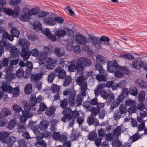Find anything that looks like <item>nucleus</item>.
Returning a JSON list of instances; mask_svg holds the SVG:
<instances>
[{
  "label": "nucleus",
  "instance_id": "f3484780",
  "mask_svg": "<svg viewBox=\"0 0 147 147\" xmlns=\"http://www.w3.org/2000/svg\"><path fill=\"white\" fill-rule=\"evenodd\" d=\"M70 65L68 66V70L70 72H74L76 70V61L71 60L69 62Z\"/></svg>",
  "mask_w": 147,
  "mask_h": 147
},
{
  "label": "nucleus",
  "instance_id": "4c0bfd02",
  "mask_svg": "<svg viewBox=\"0 0 147 147\" xmlns=\"http://www.w3.org/2000/svg\"><path fill=\"white\" fill-rule=\"evenodd\" d=\"M34 145L37 147H47V144L43 140H38L35 143Z\"/></svg>",
  "mask_w": 147,
  "mask_h": 147
},
{
  "label": "nucleus",
  "instance_id": "338daca9",
  "mask_svg": "<svg viewBox=\"0 0 147 147\" xmlns=\"http://www.w3.org/2000/svg\"><path fill=\"white\" fill-rule=\"evenodd\" d=\"M136 102L134 100H132L130 99L126 100L125 102V105L126 106H131L135 105Z\"/></svg>",
  "mask_w": 147,
  "mask_h": 147
},
{
  "label": "nucleus",
  "instance_id": "3c124183",
  "mask_svg": "<svg viewBox=\"0 0 147 147\" xmlns=\"http://www.w3.org/2000/svg\"><path fill=\"white\" fill-rule=\"evenodd\" d=\"M119 112L121 114H125L127 112L126 107H125L123 104L120 105L119 107Z\"/></svg>",
  "mask_w": 147,
  "mask_h": 147
},
{
  "label": "nucleus",
  "instance_id": "412c9836",
  "mask_svg": "<svg viewBox=\"0 0 147 147\" xmlns=\"http://www.w3.org/2000/svg\"><path fill=\"white\" fill-rule=\"evenodd\" d=\"M6 74L5 76V78L7 81L9 82L11 81V80L13 78V75L11 72V70H9V69L6 70Z\"/></svg>",
  "mask_w": 147,
  "mask_h": 147
},
{
  "label": "nucleus",
  "instance_id": "473e14b6",
  "mask_svg": "<svg viewBox=\"0 0 147 147\" xmlns=\"http://www.w3.org/2000/svg\"><path fill=\"white\" fill-rule=\"evenodd\" d=\"M42 73H40L35 76L33 75L31 77V80L33 82L37 81L42 77Z\"/></svg>",
  "mask_w": 147,
  "mask_h": 147
},
{
  "label": "nucleus",
  "instance_id": "c03bdc74",
  "mask_svg": "<svg viewBox=\"0 0 147 147\" xmlns=\"http://www.w3.org/2000/svg\"><path fill=\"white\" fill-rule=\"evenodd\" d=\"M129 92L131 95L136 96L138 94V91L136 87H132L130 88Z\"/></svg>",
  "mask_w": 147,
  "mask_h": 147
},
{
  "label": "nucleus",
  "instance_id": "5701e85b",
  "mask_svg": "<svg viewBox=\"0 0 147 147\" xmlns=\"http://www.w3.org/2000/svg\"><path fill=\"white\" fill-rule=\"evenodd\" d=\"M10 46V45L8 42L4 39H2L0 42V47L4 49L5 48L7 50L8 49Z\"/></svg>",
  "mask_w": 147,
  "mask_h": 147
},
{
  "label": "nucleus",
  "instance_id": "72a5a7b5",
  "mask_svg": "<svg viewBox=\"0 0 147 147\" xmlns=\"http://www.w3.org/2000/svg\"><path fill=\"white\" fill-rule=\"evenodd\" d=\"M20 31L16 27H13L11 30V34L14 37L18 38L20 34Z\"/></svg>",
  "mask_w": 147,
  "mask_h": 147
},
{
  "label": "nucleus",
  "instance_id": "603ef678",
  "mask_svg": "<svg viewBox=\"0 0 147 147\" xmlns=\"http://www.w3.org/2000/svg\"><path fill=\"white\" fill-rule=\"evenodd\" d=\"M16 122L13 120H11L8 123L7 127L9 129H12L16 125Z\"/></svg>",
  "mask_w": 147,
  "mask_h": 147
},
{
  "label": "nucleus",
  "instance_id": "4be33fe9",
  "mask_svg": "<svg viewBox=\"0 0 147 147\" xmlns=\"http://www.w3.org/2000/svg\"><path fill=\"white\" fill-rule=\"evenodd\" d=\"M54 53L58 57H61L65 54L64 50L59 47L56 48L54 50Z\"/></svg>",
  "mask_w": 147,
  "mask_h": 147
},
{
  "label": "nucleus",
  "instance_id": "864d4df0",
  "mask_svg": "<svg viewBox=\"0 0 147 147\" xmlns=\"http://www.w3.org/2000/svg\"><path fill=\"white\" fill-rule=\"evenodd\" d=\"M3 11L7 14L9 16L13 15V11L10 9L4 8L3 9Z\"/></svg>",
  "mask_w": 147,
  "mask_h": 147
},
{
  "label": "nucleus",
  "instance_id": "cd10ccee",
  "mask_svg": "<svg viewBox=\"0 0 147 147\" xmlns=\"http://www.w3.org/2000/svg\"><path fill=\"white\" fill-rule=\"evenodd\" d=\"M66 34V32L64 30H57L55 33V35L59 37L64 36Z\"/></svg>",
  "mask_w": 147,
  "mask_h": 147
},
{
  "label": "nucleus",
  "instance_id": "4468645a",
  "mask_svg": "<svg viewBox=\"0 0 147 147\" xmlns=\"http://www.w3.org/2000/svg\"><path fill=\"white\" fill-rule=\"evenodd\" d=\"M12 113L10 110L7 108H3L0 113L1 116L3 118L6 117L9 115H11Z\"/></svg>",
  "mask_w": 147,
  "mask_h": 147
},
{
  "label": "nucleus",
  "instance_id": "9b49d317",
  "mask_svg": "<svg viewBox=\"0 0 147 147\" xmlns=\"http://www.w3.org/2000/svg\"><path fill=\"white\" fill-rule=\"evenodd\" d=\"M79 61L78 59L77 62H76V70L78 74L81 75L83 73L84 67V66Z\"/></svg>",
  "mask_w": 147,
  "mask_h": 147
},
{
  "label": "nucleus",
  "instance_id": "1a4fd4ad",
  "mask_svg": "<svg viewBox=\"0 0 147 147\" xmlns=\"http://www.w3.org/2000/svg\"><path fill=\"white\" fill-rule=\"evenodd\" d=\"M31 52L29 50H22L20 52V55L24 61L28 60L31 55Z\"/></svg>",
  "mask_w": 147,
  "mask_h": 147
},
{
  "label": "nucleus",
  "instance_id": "13d9d810",
  "mask_svg": "<svg viewBox=\"0 0 147 147\" xmlns=\"http://www.w3.org/2000/svg\"><path fill=\"white\" fill-rule=\"evenodd\" d=\"M62 111L63 115H71V113L72 112V110L71 108L69 107H68L67 109L65 108Z\"/></svg>",
  "mask_w": 147,
  "mask_h": 147
},
{
  "label": "nucleus",
  "instance_id": "a211bd4d",
  "mask_svg": "<svg viewBox=\"0 0 147 147\" xmlns=\"http://www.w3.org/2000/svg\"><path fill=\"white\" fill-rule=\"evenodd\" d=\"M39 125L42 131H45L48 127V122L46 120H42L40 122Z\"/></svg>",
  "mask_w": 147,
  "mask_h": 147
},
{
  "label": "nucleus",
  "instance_id": "680f3d73",
  "mask_svg": "<svg viewBox=\"0 0 147 147\" xmlns=\"http://www.w3.org/2000/svg\"><path fill=\"white\" fill-rule=\"evenodd\" d=\"M128 68H127L126 66H121L120 69L123 73L126 75H129L130 73V71L128 69Z\"/></svg>",
  "mask_w": 147,
  "mask_h": 147
},
{
  "label": "nucleus",
  "instance_id": "39448f33",
  "mask_svg": "<svg viewBox=\"0 0 147 147\" xmlns=\"http://www.w3.org/2000/svg\"><path fill=\"white\" fill-rule=\"evenodd\" d=\"M19 44L22 47V50H29L30 43L26 39L23 38L20 39L19 42Z\"/></svg>",
  "mask_w": 147,
  "mask_h": 147
},
{
  "label": "nucleus",
  "instance_id": "20e7f679",
  "mask_svg": "<svg viewBox=\"0 0 147 147\" xmlns=\"http://www.w3.org/2000/svg\"><path fill=\"white\" fill-rule=\"evenodd\" d=\"M107 71L108 72L113 73L119 68V65L116 61L114 62L108 61L107 62Z\"/></svg>",
  "mask_w": 147,
  "mask_h": 147
},
{
  "label": "nucleus",
  "instance_id": "09e8293b",
  "mask_svg": "<svg viewBox=\"0 0 147 147\" xmlns=\"http://www.w3.org/2000/svg\"><path fill=\"white\" fill-rule=\"evenodd\" d=\"M112 145L113 147H119L121 145L120 141L118 139H116L113 140Z\"/></svg>",
  "mask_w": 147,
  "mask_h": 147
},
{
  "label": "nucleus",
  "instance_id": "393cba45",
  "mask_svg": "<svg viewBox=\"0 0 147 147\" xmlns=\"http://www.w3.org/2000/svg\"><path fill=\"white\" fill-rule=\"evenodd\" d=\"M96 61L97 63L101 65L107 62L105 57L101 55H98L96 57Z\"/></svg>",
  "mask_w": 147,
  "mask_h": 147
},
{
  "label": "nucleus",
  "instance_id": "f257e3e1",
  "mask_svg": "<svg viewBox=\"0 0 147 147\" xmlns=\"http://www.w3.org/2000/svg\"><path fill=\"white\" fill-rule=\"evenodd\" d=\"M63 94L64 96L69 94L68 98V102L70 106L72 107L75 105V97L76 96V93L75 92H71L70 90L66 89L63 91Z\"/></svg>",
  "mask_w": 147,
  "mask_h": 147
},
{
  "label": "nucleus",
  "instance_id": "37998d69",
  "mask_svg": "<svg viewBox=\"0 0 147 147\" xmlns=\"http://www.w3.org/2000/svg\"><path fill=\"white\" fill-rule=\"evenodd\" d=\"M32 91V86L31 84H27L24 88L25 93L26 94H30L31 93Z\"/></svg>",
  "mask_w": 147,
  "mask_h": 147
},
{
  "label": "nucleus",
  "instance_id": "2f4dec72",
  "mask_svg": "<svg viewBox=\"0 0 147 147\" xmlns=\"http://www.w3.org/2000/svg\"><path fill=\"white\" fill-rule=\"evenodd\" d=\"M56 74L55 72H52L48 76L47 80L49 82H52L56 77Z\"/></svg>",
  "mask_w": 147,
  "mask_h": 147
},
{
  "label": "nucleus",
  "instance_id": "4d7b16f0",
  "mask_svg": "<svg viewBox=\"0 0 147 147\" xmlns=\"http://www.w3.org/2000/svg\"><path fill=\"white\" fill-rule=\"evenodd\" d=\"M100 64L97 63L95 65L96 69L98 70L100 73L105 71L103 70L102 68V66Z\"/></svg>",
  "mask_w": 147,
  "mask_h": 147
},
{
  "label": "nucleus",
  "instance_id": "e2e57ef3",
  "mask_svg": "<svg viewBox=\"0 0 147 147\" xmlns=\"http://www.w3.org/2000/svg\"><path fill=\"white\" fill-rule=\"evenodd\" d=\"M18 142L19 147H27L26 142L23 139L18 140Z\"/></svg>",
  "mask_w": 147,
  "mask_h": 147
},
{
  "label": "nucleus",
  "instance_id": "ea45409f",
  "mask_svg": "<svg viewBox=\"0 0 147 147\" xmlns=\"http://www.w3.org/2000/svg\"><path fill=\"white\" fill-rule=\"evenodd\" d=\"M113 135L118 137L121 134V127L120 126L117 127L115 128L113 132Z\"/></svg>",
  "mask_w": 147,
  "mask_h": 147
},
{
  "label": "nucleus",
  "instance_id": "a18cd8bd",
  "mask_svg": "<svg viewBox=\"0 0 147 147\" xmlns=\"http://www.w3.org/2000/svg\"><path fill=\"white\" fill-rule=\"evenodd\" d=\"M63 115L64 116L61 118V120L64 122H68L72 119L71 115Z\"/></svg>",
  "mask_w": 147,
  "mask_h": 147
},
{
  "label": "nucleus",
  "instance_id": "a19ab883",
  "mask_svg": "<svg viewBox=\"0 0 147 147\" xmlns=\"http://www.w3.org/2000/svg\"><path fill=\"white\" fill-rule=\"evenodd\" d=\"M24 75V70L23 69L20 68L16 71V76L19 78H22Z\"/></svg>",
  "mask_w": 147,
  "mask_h": 147
},
{
  "label": "nucleus",
  "instance_id": "58836bf2",
  "mask_svg": "<svg viewBox=\"0 0 147 147\" xmlns=\"http://www.w3.org/2000/svg\"><path fill=\"white\" fill-rule=\"evenodd\" d=\"M88 136V139L91 141H93L96 139L97 134L94 131H92L89 132Z\"/></svg>",
  "mask_w": 147,
  "mask_h": 147
},
{
  "label": "nucleus",
  "instance_id": "9d476101",
  "mask_svg": "<svg viewBox=\"0 0 147 147\" xmlns=\"http://www.w3.org/2000/svg\"><path fill=\"white\" fill-rule=\"evenodd\" d=\"M2 87L4 92H8L9 93L12 94L14 88L10 85H7V82H3L2 83Z\"/></svg>",
  "mask_w": 147,
  "mask_h": 147
},
{
  "label": "nucleus",
  "instance_id": "8fccbe9b",
  "mask_svg": "<svg viewBox=\"0 0 147 147\" xmlns=\"http://www.w3.org/2000/svg\"><path fill=\"white\" fill-rule=\"evenodd\" d=\"M145 97V92L142 90L141 91L139 94L138 99L139 102H143Z\"/></svg>",
  "mask_w": 147,
  "mask_h": 147
},
{
  "label": "nucleus",
  "instance_id": "f8f14e48",
  "mask_svg": "<svg viewBox=\"0 0 147 147\" xmlns=\"http://www.w3.org/2000/svg\"><path fill=\"white\" fill-rule=\"evenodd\" d=\"M45 24L47 25L53 26L55 24L54 18L51 17H48L45 18L43 20Z\"/></svg>",
  "mask_w": 147,
  "mask_h": 147
},
{
  "label": "nucleus",
  "instance_id": "dca6fc26",
  "mask_svg": "<svg viewBox=\"0 0 147 147\" xmlns=\"http://www.w3.org/2000/svg\"><path fill=\"white\" fill-rule=\"evenodd\" d=\"M30 17L28 13L24 12L22 13L19 17L20 20L23 22H27L30 19Z\"/></svg>",
  "mask_w": 147,
  "mask_h": 147
},
{
  "label": "nucleus",
  "instance_id": "e433bc0d",
  "mask_svg": "<svg viewBox=\"0 0 147 147\" xmlns=\"http://www.w3.org/2000/svg\"><path fill=\"white\" fill-rule=\"evenodd\" d=\"M89 111L92 114L91 115L93 116H96L99 112V109H98L97 108L92 107L90 108Z\"/></svg>",
  "mask_w": 147,
  "mask_h": 147
},
{
  "label": "nucleus",
  "instance_id": "2eb2a0df",
  "mask_svg": "<svg viewBox=\"0 0 147 147\" xmlns=\"http://www.w3.org/2000/svg\"><path fill=\"white\" fill-rule=\"evenodd\" d=\"M100 74L96 76V79L99 82H105L107 81V79L106 77L107 71H105Z\"/></svg>",
  "mask_w": 147,
  "mask_h": 147
},
{
  "label": "nucleus",
  "instance_id": "c85d7f7f",
  "mask_svg": "<svg viewBox=\"0 0 147 147\" xmlns=\"http://www.w3.org/2000/svg\"><path fill=\"white\" fill-rule=\"evenodd\" d=\"M85 80V78L83 76H80L76 79V82L78 85L81 86L83 85Z\"/></svg>",
  "mask_w": 147,
  "mask_h": 147
},
{
  "label": "nucleus",
  "instance_id": "bf43d9fd",
  "mask_svg": "<svg viewBox=\"0 0 147 147\" xmlns=\"http://www.w3.org/2000/svg\"><path fill=\"white\" fill-rule=\"evenodd\" d=\"M94 117L92 115H90L88 117L87 121L89 125H91L94 123Z\"/></svg>",
  "mask_w": 147,
  "mask_h": 147
},
{
  "label": "nucleus",
  "instance_id": "0e129e2a",
  "mask_svg": "<svg viewBox=\"0 0 147 147\" xmlns=\"http://www.w3.org/2000/svg\"><path fill=\"white\" fill-rule=\"evenodd\" d=\"M138 132H137L136 133L132 136L131 140L133 142L137 140L140 138V136Z\"/></svg>",
  "mask_w": 147,
  "mask_h": 147
},
{
  "label": "nucleus",
  "instance_id": "a878e982",
  "mask_svg": "<svg viewBox=\"0 0 147 147\" xmlns=\"http://www.w3.org/2000/svg\"><path fill=\"white\" fill-rule=\"evenodd\" d=\"M84 96L81 94L78 95L76 99L77 106H80L82 105V103L83 102Z\"/></svg>",
  "mask_w": 147,
  "mask_h": 147
},
{
  "label": "nucleus",
  "instance_id": "ddd939ff",
  "mask_svg": "<svg viewBox=\"0 0 147 147\" xmlns=\"http://www.w3.org/2000/svg\"><path fill=\"white\" fill-rule=\"evenodd\" d=\"M20 50L15 46H13L11 47L10 53L11 55L13 58L18 57L19 55Z\"/></svg>",
  "mask_w": 147,
  "mask_h": 147
},
{
  "label": "nucleus",
  "instance_id": "f704fd0d",
  "mask_svg": "<svg viewBox=\"0 0 147 147\" xmlns=\"http://www.w3.org/2000/svg\"><path fill=\"white\" fill-rule=\"evenodd\" d=\"M34 28L35 30L40 31L42 29V25L38 21H36L34 23Z\"/></svg>",
  "mask_w": 147,
  "mask_h": 147
},
{
  "label": "nucleus",
  "instance_id": "774afa93",
  "mask_svg": "<svg viewBox=\"0 0 147 147\" xmlns=\"http://www.w3.org/2000/svg\"><path fill=\"white\" fill-rule=\"evenodd\" d=\"M60 135L61 134L59 132L55 131L53 134V138L55 140H58Z\"/></svg>",
  "mask_w": 147,
  "mask_h": 147
},
{
  "label": "nucleus",
  "instance_id": "69168bd1",
  "mask_svg": "<svg viewBox=\"0 0 147 147\" xmlns=\"http://www.w3.org/2000/svg\"><path fill=\"white\" fill-rule=\"evenodd\" d=\"M23 106L24 110L29 111L31 109V106L30 105V104L26 101L23 102Z\"/></svg>",
  "mask_w": 147,
  "mask_h": 147
},
{
  "label": "nucleus",
  "instance_id": "f03ea898",
  "mask_svg": "<svg viewBox=\"0 0 147 147\" xmlns=\"http://www.w3.org/2000/svg\"><path fill=\"white\" fill-rule=\"evenodd\" d=\"M89 38L91 44L96 49H99L101 48V43L99 41V38L96 37L92 35H89Z\"/></svg>",
  "mask_w": 147,
  "mask_h": 147
},
{
  "label": "nucleus",
  "instance_id": "6e6d98bb",
  "mask_svg": "<svg viewBox=\"0 0 147 147\" xmlns=\"http://www.w3.org/2000/svg\"><path fill=\"white\" fill-rule=\"evenodd\" d=\"M13 12V17H18L20 14V9L19 7L17 5L15 6Z\"/></svg>",
  "mask_w": 147,
  "mask_h": 147
},
{
  "label": "nucleus",
  "instance_id": "423d86ee",
  "mask_svg": "<svg viewBox=\"0 0 147 147\" xmlns=\"http://www.w3.org/2000/svg\"><path fill=\"white\" fill-rule=\"evenodd\" d=\"M55 72L58 74L57 76L59 78L63 79L65 77L66 72L61 67L58 66L55 68Z\"/></svg>",
  "mask_w": 147,
  "mask_h": 147
},
{
  "label": "nucleus",
  "instance_id": "7ed1b4c3",
  "mask_svg": "<svg viewBox=\"0 0 147 147\" xmlns=\"http://www.w3.org/2000/svg\"><path fill=\"white\" fill-rule=\"evenodd\" d=\"M0 141L3 143L7 144L10 143L11 142V139L9 133L4 131L0 132Z\"/></svg>",
  "mask_w": 147,
  "mask_h": 147
},
{
  "label": "nucleus",
  "instance_id": "c9c22d12",
  "mask_svg": "<svg viewBox=\"0 0 147 147\" xmlns=\"http://www.w3.org/2000/svg\"><path fill=\"white\" fill-rule=\"evenodd\" d=\"M30 102L32 107L35 106L38 102L35 95H31L30 97Z\"/></svg>",
  "mask_w": 147,
  "mask_h": 147
},
{
  "label": "nucleus",
  "instance_id": "6e6552de",
  "mask_svg": "<svg viewBox=\"0 0 147 147\" xmlns=\"http://www.w3.org/2000/svg\"><path fill=\"white\" fill-rule=\"evenodd\" d=\"M132 64L133 67L136 69L140 70L142 67L143 61L141 59L134 60Z\"/></svg>",
  "mask_w": 147,
  "mask_h": 147
},
{
  "label": "nucleus",
  "instance_id": "c756f323",
  "mask_svg": "<svg viewBox=\"0 0 147 147\" xmlns=\"http://www.w3.org/2000/svg\"><path fill=\"white\" fill-rule=\"evenodd\" d=\"M63 85L65 86H67L69 85L71 83L72 81V79L71 77L69 76L65 77Z\"/></svg>",
  "mask_w": 147,
  "mask_h": 147
},
{
  "label": "nucleus",
  "instance_id": "5fc2aeb1",
  "mask_svg": "<svg viewBox=\"0 0 147 147\" xmlns=\"http://www.w3.org/2000/svg\"><path fill=\"white\" fill-rule=\"evenodd\" d=\"M2 38L4 39H7L9 34L7 31L3 27L1 31Z\"/></svg>",
  "mask_w": 147,
  "mask_h": 147
},
{
  "label": "nucleus",
  "instance_id": "79ce46f5",
  "mask_svg": "<svg viewBox=\"0 0 147 147\" xmlns=\"http://www.w3.org/2000/svg\"><path fill=\"white\" fill-rule=\"evenodd\" d=\"M80 86L81 92L82 93L81 95L83 96H86L87 94L86 91L87 89L86 83H84L83 84V85Z\"/></svg>",
  "mask_w": 147,
  "mask_h": 147
},
{
  "label": "nucleus",
  "instance_id": "bb28decb",
  "mask_svg": "<svg viewBox=\"0 0 147 147\" xmlns=\"http://www.w3.org/2000/svg\"><path fill=\"white\" fill-rule=\"evenodd\" d=\"M61 88L60 86L57 84H53L51 86V90L55 93H58L60 91Z\"/></svg>",
  "mask_w": 147,
  "mask_h": 147
},
{
  "label": "nucleus",
  "instance_id": "b1692460",
  "mask_svg": "<svg viewBox=\"0 0 147 147\" xmlns=\"http://www.w3.org/2000/svg\"><path fill=\"white\" fill-rule=\"evenodd\" d=\"M136 84L140 87L142 88H145L147 87V84L143 80L138 79L136 81Z\"/></svg>",
  "mask_w": 147,
  "mask_h": 147
},
{
  "label": "nucleus",
  "instance_id": "7c9ffc66",
  "mask_svg": "<svg viewBox=\"0 0 147 147\" xmlns=\"http://www.w3.org/2000/svg\"><path fill=\"white\" fill-rule=\"evenodd\" d=\"M55 110L56 109L55 107H49L46 110V114L47 116H51L54 113Z\"/></svg>",
  "mask_w": 147,
  "mask_h": 147
},
{
  "label": "nucleus",
  "instance_id": "6ab92c4d",
  "mask_svg": "<svg viewBox=\"0 0 147 147\" xmlns=\"http://www.w3.org/2000/svg\"><path fill=\"white\" fill-rule=\"evenodd\" d=\"M99 40L101 44L106 45L107 46L110 45V44L109 42L110 40V39L109 37L106 36H101L100 38H99Z\"/></svg>",
  "mask_w": 147,
  "mask_h": 147
},
{
  "label": "nucleus",
  "instance_id": "49530a36",
  "mask_svg": "<svg viewBox=\"0 0 147 147\" xmlns=\"http://www.w3.org/2000/svg\"><path fill=\"white\" fill-rule=\"evenodd\" d=\"M40 9L38 7L34 8L28 11V13L30 16L35 15L38 13Z\"/></svg>",
  "mask_w": 147,
  "mask_h": 147
},
{
  "label": "nucleus",
  "instance_id": "0eeeda50",
  "mask_svg": "<svg viewBox=\"0 0 147 147\" xmlns=\"http://www.w3.org/2000/svg\"><path fill=\"white\" fill-rule=\"evenodd\" d=\"M78 59L82 65L85 67H89L92 64L91 61L87 58L82 57H80Z\"/></svg>",
  "mask_w": 147,
  "mask_h": 147
},
{
  "label": "nucleus",
  "instance_id": "052dcab7",
  "mask_svg": "<svg viewBox=\"0 0 147 147\" xmlns=\"http://www.w3.org/2000/svg\"><path fill=\"white\" fill-rule=\"evenodd\" d=\"M7 123V120L3 117H0V127L5 126Z\"/></svg>",
  "mask_w": 147,
  "mask_h": 147
},
{
  "label": "nucleus",
  "instance_id": "de8ad7c7",
  "mask_svg": "<svg viewBox=\"0 0 147 147\" xmlns=\"http://www.w3.org/2000/svg\"><path fill=\"white\" fill-rule=\"evenodd\" d=\"M100 95L104 99L107 100L109 97V92L105 90L100 92Z\"/></svg>",
  "mask_w": 147,
  "mask_h": 147
},
{
  "label": "nucleus",
  "instance_id": "aec40b11",
  "mask_svg": "<svg viewBox=\"0 0 147 147\" xmlns=\"http://www.w3.org/2000/svg\"><path fill=\"white\" fill-rule=\"evenodd\" d=\"M78 42L80 45H84L87 42L86 39L81 34L78 35L76 38Z\"/></svg>",
  "mask_w": 147,
  "mask_h": 147
}]
</instances>
